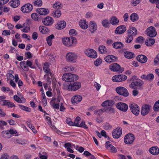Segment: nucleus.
Returning <instances> with one entry per match:
<instances>
[{"instance_id": "obj_1", "label": "nucleus", "mask_w": 159, "mask_h": 159, "mask_svg": "<svg viewBox=\"0 0 159 159\" xmlns=\"http://www.w3.org/2000/svg\"><path fill=\"white\" fill-rule=\"evenodd\" d=\"M62 79L65 81L71 82L78 80V76L75 74L65 73L63 74Z\"/></svg>"}, {"instance_id": "obj_2", "label": "nucleus", "mask_w": 159, "mask_h": 159, "mask_svg": "<svg viewBox=\"0 0 159 159\" xmlns=\"http://www.w3.org/2000/svg\"><path fill=\"white\" fill-rule=\"evenodd\" d=\"M76 39L73 37L62 38V41L63 44L67 47H70L74 42L76 40Z\"/></svg>"}, {"instance_id": "obj_3", "label": "nucleus", "mask_w": 159, "mask_h": 159, "mask_svg": "<svg viewBox=\"0 0 159 159\" xmlns=\"http://www.w3.org/2000/svg\"><path fill=\"white\" fill-rule=\"evenodd\" d=\"M78 56L75 52H69L67 53L66 56V60L68 62H75Z\"/></svg>"}, {"instance_id": "obj_4", "label": "nucleus", "mask_w": 159, "mask_h": 159, "mask_svg": "<svg viewBox=\"0 0 159 159\" xmlns=\"http://www.w3.org/2000/svg\"><path fill=\"white\" fill-rule=\"evenodd\" d=\"M81 86V83L79 82H75L70 83L67 87V89L70 91H75L79 89Z\"/></svg>"}, {"instance_id": "obj_5", "label": "nucleus", "mask_w": 159, "mask_h": 159, "mask_svg": "<svg viewBox=\"0 0 159 159\" xmlns=\"http://www.w3.org/2000/svg\"><path fill=\"white\" fill-rule=\"evenodd\" d=\"M116 92L120 95L124 97H127L129 95V92L124 87H117L116 89Z\"/></svg>"}, {"instance_id": "obj_6", "label": "nucleus", "mask_w": 159, "mask_h": 159, "mask_svg": "<svg viewBox=\"0 0 159 159\" xmlns=\"http://www.w3.org/2000/svg\"><path fill=\"white\" fill-rule=\"evenodd\" d=\"M109 69L111 71H118L120 73H122L124 70V68H121L120 65L116 63L111 64L109 66Z\"/></svg>"}, {"instance_id": "obj_7", "label": "nucleus", "mask_w": 159, "mask_h": 159, "mask_svg": "<svg viewBox=\"0 0 159 159\" xmlns=\"http://www.w3.org/2000/svg\"><path fill=\"white\" fill-rule=\"evenodd\" d=\"M129 107L131 112L136 116H138L140 112L139 107L135 104H130Z\"/></svg>"}, {"instance_id": "obj_8", "label": "nucleus", "mask_w": 159, "mask_h": 159, "mask_svg": "<svg viewBox=\"0 0 159 159\" xmlns=\"http://www.w3.org/2000/svg\"><path fill=\"white\" fill-rule=\"evenodd\" d=\"M127 77L124 75H116L113 76L112 78V80L114 82H118L126 80Z\"/></svg>"}, {"instance_id": "obj_9", "label": "nucleus", "mask_w": 159, "mask_h": 159, "mask_svg": "<svg viewBox=\"0 0 159 159\" xmlns=\"http://www.w3.org/2000/svg\"><path fill=\"white\" fill-rule=\"evenodd\" d=\"M146 32L147 35L151 37H155L157 34L155 28L153 26H150L148 27L147 29Z\"/></svg>"}, {"instance_id": "obj_10", "label": "nucleus", "mask_w": 159, "mask_h": 159, "mask_svg": "<svg viewBox=\"0 0 159 159\" xmlns=\"http://www.w3.org/2000/svg\"><path fill=\"white\" fill-rule=\"evenodd\" d=\"M85 54L88 57L93 58H95L97 57V53L94 50L92 49H88L85 51Z\"/></svg>"}, {"instance_id": "obj_11", "label": "nucleus", "mask_w": 159, "mask_h": 159, "mask_svg": "<svg viewBox=\"0 0 159 159\" xmlns=\"http://www.w3.org/2000/svg\"><path fill=\"white\" fill-rule=\"evenodd\" d=\"M42 22L46 26H50L54 22V20L51 17L47 16L42 20Z\"/></svg>"}, {"instance_id": "obj_12", "label": "nucleus", "mask_w": 159, "mask_h": 159, "mask_svg": "<svg viewBox=\"0 0 159 159\" xmlns=\"http://www.w3.org/2000/svg\"><path fill=\"white\" fill-rule=\"evenodd\" d=\"M134 140V137L133 134H128L124 138V142L126 144H132Z\"/></svg>"}, {"instance_id": "obj_13", "label": "nucleus", "mask_w": 159, "mask_h": 159, "mask_svg": "<svg viewBox=\"0 0 159 159\" xmlns=\"http://www.w3.org/2000/svg\"><path fill=\"white\" fill-rule=\"evenodd\" d=\"M116 107L119 110L125 112L127 111L128 108V105L125 103L120 102L117 103L116 105Z\"/></svg>"}, {"instance_id": "obj_14", "label": "nucleus", "mask_w": 159, "mask_h": 159, "mask_svg": "<svg viewBox=\"0 0 159 159\" xmlns=\"http://www.w3.org/2000/svg\"><path fill=\"white\" fill-rule=\"evenodd\" d=\"M151 107V106L148 104L143 105L141 111V115L143 116L146 115L149 113Z\"/></svg>"}, {"instance_id": "obj_15", "label": "nucleus", "mask_w": 159, "mask_h": 159, "mask_svg": "<svg viewBox=\"0 0 159 159\" xmlns=\"http://www.w3.org/2000/svg\"><path fill=\"white\" fill-rule=\"evenodd\" d=\"M33 9L32 5L30 3H27L23 6L21 8V10L25 13H29Z\"/></svg>"}, {"instance_id": "obj_16", "label": "nucleus", "mask_w": 159, "mask_h": 159, "mask_svg": "<svg viewBox=\"0 0 159 159\" xmlns=\"http://www.w3.org/2000/svg\"><path fill=\"white\" fill-rule=\"evenodd\" d=\"M122 134V129L120 128H118L114 130L112 132L113 137L115 139L119 138Z\"/></svg>"}, {"instance_id": "obj_17", "label": "nucleus", "mask_w": 159, "mask_h": 159, "mask_svg": "<svg viewBox=\"0 0 159 159\" xmlns=\"http://www.w3.org/2000/svg\"><path fill=\"white\" fill-rule=\"evenodd\" d=\"M126 30V27L124 25H121L118 27L115 30V33L118 34H121Z\"/></svg>"}, {"instance_id": "obj_18", "label": "nucleus", "mask_w": 159, "mask_h": 159, "mask_svg": "<svg viewBox=\"0 0 159 159\" xmlns=\"http://www.w3.org/2000/svg\"><path fill=\"white\" fill-rule=\"evenodd\" d=\"M37 12L40 15H46L49 13V10L48 9L44 8H39L36 9Z\"/></svg>"}, {"instance_id": "obj_19", "label": "nucleus", "mask_w": 159, "mask_h": 159, "mask_svg": "<svg viewBox=\"0 0 159 159\" xmlns=\"http://www.w3.org/2000/svg\"><path fill=\"white\" fill-rule=\"evenodd\" d=\"M149 151L151 154L157 155L159 153V148L157 146L152 147L149 149Z\"/></svg>"}, {"instance_id": "obj_20", "label": "nucleus", "mask_w": 159, "mask_h": 159, "mask_svg": "<svg viewBox=\"0 0 159 159\" xmlns=\"http://www.w3.org/2000/svg\"><path fill=\"white\" fill-rule=\"evenodd\" d=\"M105 60L106 61L110 63L115 61L117 59V57L113 55H108L105 57Z\"/></svg>"}, {"instance_id": "obj_21", "label": "nucleus", "mask_w": 159, "mask_h": 159, "mask_svg": "<svg viewBox=\"0 0 159 159\" xmlns=\"http://www.w3.org/2000/svg\"><path fill=\"white\" fill-rule=\"evenodd\" d=\"M137 59L141 63H145L147 61L148 58L147 57L144 55H140L137 57Z\"/></svg>"}, {"instance_id": "obj_22", "label": "nucleus", "mask_w": 159, "mask_h": 159, "mask_svg": "<svg viewBox=\"0 0 159 159\" xmlns=\"http://www.w3.org/2000/svg\"><path fill=\"white\" fill-rule=\"evenodd\" d=\"M82 99V97L80 95H77L73 97L71 99V101L72 103L74 104L80 102Z\"/></svg>"}, {"instance_id": "obj_23", "label": "nucleus", "mask_w": 159, "mask_h": 159, "mask_svg": "<svg viewBox=\"0 0 159 159\" xmlns=\"http://www.w3.org/2000/svg\"><path fill=\"white\" fill-rule=\"evenodd\" d=\"M97 25L94 21L90 22L89 26V30L92 33L94 32L97 29Z\"/></svg>"}, {"instance_id": "obj_24", "label": "nucleus", "mask_w": 159, "mask_h": 159, "mask_svg": "<svg viewBox=\"0 0 159 159\" xmlns=\"http://www.w3.org/2000/svg\"><path fill=\"white\" fill-rule=\"evenodd\" d=\"M43 70L44 72L47 73V75H50L52 77H53V75L50 71L49 66L48 63H46L44 64Z\"/></svg>"}, {"instance_id": "obj_25", "label": "nucleus", "mask_w": 159, "mask_h": 159, "mask_svg": "<svg viewBox=\"0 0 159 159\" xmlns=\"http://www.w3.org/2000/svg\"><path fill=\"white\" fill-rule=\"evenodd\" d=\"M66 25V22L64 20H61L57 24L56 28L57 29H62L65 27Z\"/></svg>"}, {"instance_id": "obj_26", "label": "nucleus", "mask_w": 159, "mask_h": 159, "mask_svg": "<svg viewBox=\"0 0 159 159\" xmlns=\"http://www.w3.org/2000/svg\"><path fill=\"white\" fill-rule=\"evenodd\" d=\"M114 104V101L111 100H107L104 102H103L101 106L102 107L105 106H109L112 107Z\"/></svg>"}, {"instance_id": "obj_27", "label": "nucleus", "mask_w": 159, "mask_h": 159, "mask_svg": "<svg viewBox=\"0 0 159 159\" xmlns=\"http://www.w3.org/2000/svg\"><path fill=\"white\" fill-rule=\"evenodd\" d=\"M128 35H131L132 36H135L137 34V30L134 27H131L127 31Z\"/></svg>"}, {"instance_id": "obj_28", "label": "nucleus", "mask_w": 159, "mask_h": 159, "mask_svg": "<svg viewBox=\"0 0 159 159\" xmlns=\"http://www.w3.org/2000/svg\"><path fill=\"white\" fill-rule=\"evenodd\" d=\"M124 44L120 42H116L113 43V47L116 49H120L124 47Z\"/></svg>"}, {"instance_id": "obj_29", "label": "nucleus", "mask_w": 159, "mask_h": 159, "mask_svg": "<svg viewBox=\"0 0 159 159\" xmlns=\"http://www.w3.org/2000/svg\"><path fill=\"white\" fill-rule=\"evenodd\" d=\"M79 25L80 27L83 29H86L88 27V25L85 20H80L79 22Z\"/></svg>"}, {"instance_id": "obj_30", "label": "nucleus", "mask_w": 159, "mask_h": 159, "mask_svg": "<svg viewBox=\"0 0 159 159\" xmlns=\"http://www.w3.org/2000/svg\"><path fill=\"white\" fill-rule=\"evenodd\" d=\"M124 56L126 58L131 59L133 58L134 55V53L131 52L126 51L124 53Z\"/></svg>"}, {"instance_id": "obj_31", "label": "nucleus", "mask_w": 159, "mask_h": 159, "mask_svg": "<svg viewBox=\"0 0 159 159\" xmlns=\"http://www.w3.org/2000/svg\"><path fill=\"white\" fill-rule=\"evenodd\" d=\"M155 43V40L154 39L148 38L145 42V44L148 46L153 45Z\"/></svg>"}, {"instance_id": "obj_32", "label": "nucleus", "mask_w": 159, "mask_h": 159, "mask_svg": "<svg viewBox=\"0 0 159 159\" xmlns=\"http://www.w3.org/2000/svg\"><path fill=\"white\" fill-rule=\"evenodd\" d=\"M130 18L132 22L137 21L139 19L138 15L136 13H133L130 15Z\"/></svg>"}, {"instance_id": "obj_33", "label": "nucleus", "mask_w": 159, "mask_h": 159, "mask_svg": "<svg viewBox=\"0 0 159 159\" xmlns=\"http://www.w3.org/2000/svg\"><path fill=\"white\" fill-rule=\"evenodd\" d=\"M119 22V20L115 16L113 17L110 20V23L114 25H118Z\"/></svg>"}, {"instance_id": "obj_34", "label": "nucleus", "mask_w": 159, "mask_h": 159, "mask_svg": "<svg viewBox=\"0 0 159 159\" xmlns=\"http://www.w3.org/2000/svg\"><path fill=\"white\" fill-rule=\"evenodd\" d=\"M61 15V13L60 11L59 10L53 11L52 14V16L55 17L59 18Z\"/></svg>"}, {"instance_id": "obj_35", "label": "nucleus", "mask_w": 159, "mask_h": 159, "mask_svg": "<svg viewBox=\"0 0 159 159\" xmlns=\"http://www.w3.org/2000/svg\"><path fill=\"white\" fill-rule=\"evenodd\" d=\"M63 7V5L59 2H56L53 5V8L59 10L61 9Z\"/></svg>"}, {"instance_id": "obj_36", "label": "nucleus", "mask_w": 159, "mask_h": 159, "mask_svg": "<svg viewBox=\"0 0 159 159\" xmlns=\"http://www.w3.org/2000/svg\"><path fill=\"white\" fill-rule=\"evenodd\" d=\"M54 36L53 34L49 35L47 38L46 40L49 46H51L52 43V39L54 38Z\"/></svg>"}, {"instance_id": "obj_37", "label": "nucleus", "mask_w": 159, "mask_h": 159, "mask_svg": "<svg viewBox=\"0 0 159 159\" xmlns=\"http://www.w3.org/2000/svg\"><path fill=\"white\" fill-rule=\"evenodd\" d=\"M39 30L42 34H46L48 32V29L45 26H40L39 27Z\"/></svg>"}, {"instance_id": "obj_38", "label": "nucleus", "mask_w": 159, "mask_h": 159, "mask_svg": "<svg viewBox=\"0 0 159 159\" xmlns=\"http://www.w3.org/2000/svg\"><path fill=\"white\" fill-rule=\"evenodd\" d=\"M20 5L19 0H12L11 2V6L13 8L17 7Z\"/></svg>"}, {"instance_id": "obj_39", "label": "nucleus", "mask_w": 159, "mask_h": 159, "mask_svg": "<svg viewBox=\"0 0 159 159\" xmlns=\"http://www.w3.org/2000/svg\"><path fill=\"white\" fill-rule=\"evenodd\" d=\"M104 110L105 111L109 114H112L115 112L114 109L111 107H105Z\"/></svg>"}, {"instance_id": "obj_40", "label": "nucleus", "mask_w": 159, "mask_h": 159, "mask_svg": "<svg viewBox=\"0 0 159 159\" xmlns=\"http://www.w3.org/2000/svg\"><path fill=\"white\" fill-rule=\"evenodd\" d=\"M1 135L3 137L6 138H9L11 137L8 130L3 131L1 133Z\"/></svg>"}, {"instance_id": "obj_41", "label": "nucleus", "mask_w": 159, "mask_h": 159, "mask_svg": "<svg viewBox=\"0 0 159 159\" xmlns=\"http://www.w3.org/2000/svg\"><path fill=\"white\" fill-rule=\"evenodd\" d=\"M98 50L99 52L102 54L106 53L107 52V48L103 45L99 46L98 48Z\"/></svg>"}, {"instance_id": "obj_42", "label": "nucleus", "mask_w": 159, "mask_h": 159, "mask_svg": "<svg viewBox=\"0 0 159 159\" xmlns=\"http://www.w3.org/2000/svg\"><path fill=\"white\" fill-rule=\"evenodd\" d=\"M33 4L35 6L41 7L42 5V1L41 0H34Z\"/></svg>"}, {"instance_id": "obj_43", "label": "nucleus", "mask_w": 159, "mask_h": 159, "mask_svg": "<svg viewBox=\"0 0 159 159\" xmlns=\"http://www.w3.org/2000/svg\"><path fill=\"white\" fill-rule=\"evenodd\" d=\"M133 37L131 35H128L125 39V42L128 43H130L133 39Z\"/></svg>"}, {"instance_id": "obj_44", "label": "nucleus", "mask_w": 159, "mask_h": 159, "mask_svg": "<svg viewBox=\"0 0 159 159\" xmlns=\"http://www.w3.org/2000/svg\"><path fill=\"white\" fill-rule=\"evenodd\" d=\"M153 110L155 111H159V100L157 101L153 106Z\"/></svg>"}, {"instance_id": "obj_45", "label": "nucleus", "mask_w": 159, "mask_h": 159, "mask_svg": "<svg viewBox=\"0 0 159 159\" xmlns=\"http://www.w3.org/2000/svg\"><path fill=\"white\" fill-rule=\"evenodd\" d=\"M110 23L108 20L106 19L103 20L102 22V25L105 28H107L109 26Z\"/></svg>"}, {"instance_id": "obj_46", "label": "nucleus", "mask_w": 159, "mask_h": 159, "mask_svg": "<svg viewBox=\"0 0 159 159\" xmlns=\"http://www.w3.org/2000/svg\"><path fill=\"white\" fill-rule=\"evenodd\" d=\"M5 106H7L8 107L10 108L15 107V105L13 103L10 102L8 100H6Z\"/></svg>"}, {"instance_id": "obj_47", "label": "nucleus", "mask_w": 159, "mask_h": 159, "mask_svg": "<svg viewBox=\"0 0 159 159\" xmlns=\"http://www.w3.org/2000/svg\"><path fill=\"white\" fill-rule=\"evenodd\" d=\"M18 105L20 108L22 110L29 112L31 111V109L29 107L21 105Z\"/></svg>"}, {"instance_id": "obj_48", "label": "nucleus", "mask_w": 159, "mask_h": 159, "mask_svg": "<svg viewBox=\"0 0 159 159\" xmlns=\"http://www.w3.org/2000/svg\"><path fill=\"white\" fill-rule=\"evenodd\" d=\"M31 17L32 19L35 21H38L39 19V15L36 13H33L31 15Z\"/></svg>"}, {"instance_id": "obj_49", "label": "nucleus", "mask_w": 159, "mask_h": 159, "mask_svg": "<svg viewBox=\"0 0 159 159\" xmlns=\"http://www.w3.org/2000/svg\"><path fill=\"white\" fill-rule=\"evenodd\" d=\"M140 0H131V5L133 6H136L140 2Z\"/></svg>"}, {"instance_id": "obj_50", "label": "nucleus", "mask_w": 159, "mask_h": 159, "mask_svg": "<svg viewBox=\"0 0 159 159\" xmlns=\"http://www.w3.org/2000/svg\"><path fill=\"white\" fill-rule=\"evenodd\" d=\"M69 34L70 35L72 36V37L75 36L77 35V32L75 29H71L70 30Z\"/></svg>"}, {"instance_id": "obj_51", "label": "nucleus", "mask_w": 159, "mask_h": 159, "mask_svg": "<svg viewBox=\"0 0 159 159\" xmlns=\"http://www.w3.org/2000/svg\"><path fill=\"white\" fill-rule=\"evenodd\" d=\"M7 123L6 121L0 120V129H4V126L7 125Z\"/></svg>"}, {"instance_id": "obj_52", "label": "nucleus", "mask_w": 159, "mask_h": 159, "mask_svg": "<svg viewBox=\"0 0 159 159\" xmlns=\"http://www.w3.org/2000/svg\"><path fill=\"white\" fill-rule=\"evenodd\" d=\"M134 82L135 83L136 86H140L143 84V82L140 80H139Z\"/></svg>"}, {"instance_id": "obj_53", "label": "nucleus", "mask_w": 159, "mask_h": 159, "mask_svg": "<svg viewBox=\"0 0 159 159\" xmlns=\"http://www.w3.org/2000/svg\"><path fill=\"white\" fill-rule=\"evenodd\" d=\"M80 120V118L79 116L76 117L74 122V125L73 126H78L79 124V121Z\"/></svg>"}, {"instance_id": "obj_54", "label": "nucleus", "mask_w": 159, "mask_h": 159, "mask_svg": "<svg viewBox=\"0 0 159 159\" xmlns=\"http://www.w3.org/2000/svg\"><path fill=\"white\" fill-rule=\"evenodd\" d=\"M154 78V75L150 73L147 75V80H152Z\"/></svg>"}, {"instance_id": "obj_55", "label": "nucleus", "mask_w": 159, "mask_h": 159, "mask_svg": "<svg viewBox=\"0 0 159 159\" xmlns=\"http://www.w3.org/2000/svg\"><path fill=\"white\" fill-rule=\"evenodd\" d=\"M154 64L156 66L159 64V53L158 54L155 58L154 61Z\"/></svg>"}, {"instance_id": "obj_56", "label": "nucleus", "mask_w": 159, "mask_h": 159, "mask_svg": "<svg viewBox=\"0 0 159 159\" xmlns=\"http://www.w3.org/2000/svg\"><path fill=\"white\" fill-rule=\"evenodd\" d=\"M102 62V60L100 58H98L94 62V65L96 66H98Z\"/></svg>"}, {"instance_id": "obj_57", "label": "nucleus", "mask_w": 159, "mask_h": 159, "mask_svg": "<svg viewBox=\"0 0 159 159\" xmlns=\"http://www.w3.org/2000/svg\"><path fill=\"white\" fill-rule=\"evenodd\" d=\"M143 38L142 36H139L136 39V42L140 43H142L144 41Z\"/></svg>"}, {"instance_id": "obj_58", "label": "nucleus", "mask_w": 159, "mask_h": 159, "mask_svg": "<svg viewBox=\"0 0 159 159\" xmlns=\"http://www.w3.org/2000/svg\"><path fill=\"white\" fill-rule=\"evenodd\" d=\"M13 98L18 103H21L23 102L16 95H15L13 96Z\"/></svg>"}, {"instance_id": "obj_59", "label": "nucleus", "mask_w": 159, "mask_h": 159, "mask_svg": "<svg viewBox=\"0 0 159 159\" xmlns=\"http://www.w3.org/2000/svg\"><path fill=\"white\" fill-rule=\"evenodd\" d=\"M112 126L108 123H106L104 126V128L106 130H109L111 129Z\"/></svg>"}, {"instance_id": "obj_60", "label": "nucleus", "mask_w": 159, "mask_h": 159, "mask_svg": "<svg viewBox=\"0 0 159 159\" xmlns=\"http://www.w3.org/2000/svg\"><path fill=\"white\" fill-rule=\"evenodd\" d=\"M104 110L99 109L96 110L94 111V113L96 115H101L103 112Z\"/></svg>"}, {"instance_id": "obj_61", "label": "nucleus", "mask_w": 159, "mask_h": 159, "mask_svg": "<svg viewBox=\"0 0 159 159\" xmlns=\"http://www.w3.org/2000/svg\"><path fill=\"white\" fill-rule=\"evenodd\" d=\"M10 34L11 31L10 30H4L2 33V35L5 36L10 35Z\"/></svg>"}, {"instance_id": "obj_62", "label": "nucleus", "mask_w": 159, "mask_h": 159, "mask_svg": "<svg viewBox=\"0 0 159 159\" xmlns=\"http://www.w3.org/2000/svg\"><path fill=\"white\" fill-rule=\"evenodd\" d=\"M67 124L70 126H73L74 125V122L71 121L70 118H68L66 120Z\"/></svg>"}, {"instance_id": "obj_63", "label": "nucleus", "mask_w": 159, "mask_h": 159, "mask_svg": "<svg viewBox=\"0 0 159 159\" xmlns=\"http://www.w3.org/2000/svg\"><path fill=\"white\" fill-rule=\"evenodd\" d=\"M26 65L29 66L31 68H34L35 67L34 66H32V62L29 60H27L26 61Z\"/></svg>"}, {"instance_id": "obj_64", "label": "nucleus", "mask_w": 159, "mask_h": 159, "mask_svg": "<svg viewBox=\"0 0 159 159\" xmlns=\"http://www.w3.org/2000/svg\"><path fill=\"white\" fill-rule=\"evenodd\" d=\"M38 37V34L36 32H34L32 35V38L34 40H36Z\"/></svg>"}]
</instances>
